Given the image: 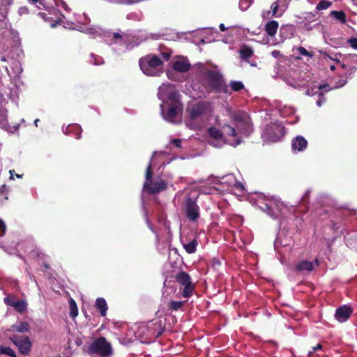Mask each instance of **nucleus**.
Segmentation results:
<instances>
[{"instance_id": "obj_1", "label": "nucleus", "mask_w": 357, "mask_h": 357, "mask_svg": "<svg viewBox=\"0 0 357 357\" xmlns=\"http://www.w3.org/2000/svg\"><path fill=\"white\" fill-rule=\"evenodd\" d=\"M236 129L229 125H225L220 130L215 127H211L208 129V133L211 139L209 143L215 147L222 145L226 142L233 146H236L241 142V137L238 133L247 135L250 128L249 119L245 113H237L234 117Z\"/></svg>"}, {"instance_id": "obj_2", "label": "nucleus", "mask_w": 357, "mask_h": 357, "mask_svg": "<svg viewBox=\"0 0 357 357\" xmlns=\"http://www.w3.org/2000/svg\"><path fill=\"white\" fill-rule=\"evenodd\" d=\"M213 112V108L210 103L198 102L190 109V120L187 123L188 126L192 129H196L202 126Z\"/></svg>"}, {"instance_id": "obj_3", "label": "nucleus", "mask_w": 357, "mask_h": 357, "mask_svg": "<svg viewBox=\"0 0 357 357\" xmlns=\"http://www.w3.org/2000/svg\"><path fill=\"white\" fill-rule=\"evenodd\" d=\"M142 71L148 76H159L162 73L163 61L155 54L147 55L139 60Z\"/></svg>"}, {"instance_id": "obj_4", "label": "nucleus", "mask_w": 357, "mask_h": 357, "mask_svg": "<svg viewBox=\"0 0 357 357\" xmlns=\"http://www.w3.org/2000/svg\"><path fill=\"white\" fill-rule=\"evenodd\" d=\"M198 194L197 191L192 190L185 197L183 202V208L186 217L192 222L197 221L199 218V207L197 204Z\"/></svg>"}, {"instance_id": "obj_5", "label": "nucleus", "mask_w": 357, "mask_h": 357, "mask_svg": "<svg viewBox=\"0 0 357 357\" xmlns=\"http://www.w3.org/2000/svg\"><path fill=\"white\" fill-rule=\"evenodd\" d=\"M144 190L150 194L159 193L167 188V183L161 178L153 180L152 178L151 163L150 162L146 170Z\"/></svg>"}, {"instance_id": "obj_6", "label": "nucleus", "mask_w": 357, "mask_h": 357, "mask_svg": "<svg viewBox=\"0 0 357 357\" xmlns=\"http://www.w3.org/2000/svg\"><path fill=\"white\" fill-rule=\"evenodd\" d=\"M196 66L206 79L210 89H218L220 86L222 76L218 72L208 69L206 63H198Z\"/></svg>"}, {"instance_id": "obj_7", "label": "nucleus", "mask_w": 357, "mask_h": 357, "mask_svg": "<svg viewBox=\"0 0 357 357\" xmlns=\"http://www.w3.org/2000/svg\"><path fill=\"white\" fill-rule=\"evenodd\" d=\"M170 102L166 112L165 110V104L160 105L161 113L166 121L176 123L179 121L178 113L181 111L182 108L178 99Z\"/></svg>"}, {"instance_id": "obj_8", "label": "nucleus", "mask_w": 357, "mask_h": 357, "mask_svg": "<svg viewBox=\"0 0 357 357\" xmlns=\"http://www.w3.org/2000/svg\"><path fill=\"white\" fill-rule=\"evenodd\" d=\"M89 352L93 355L107 357L112 354V347L104 337H100L91 344Z\"/></svg>"}, {"instance_id": "obj_9", "label": "nucleus", "mask_w": 357, "mask_h": 357, "mask_svg": "<svg viewBox=\"0 0 357 357\" xmlns=\"http://www.w3.org/2000/svg\"><path fill=\"white\" fill-rule=\"evenodd\" d=\"M284 135V128L280 123H271L264 130L262 136L266 140L277 142Z\"/></svg>"}, {"instance_id": "obj_10", "label": "nucleus", "mask_w": 357, "mask_h": 357, "mask_svg": "<svg viewBox=\"0 0 357 357\" xmlns=\"http://www.w3.org/2000/svg\"><path fill=\"white\" fill-rule=\"evenodd\" d=\"M158 98L162 101V104H168V101L178 99V93L174 86L169 84H162L158 89Z\"/></svg>"}, {"instance_id": "obj_11", "label": "nucleus", "mask_w": 357, "mask_h": 357, "mask_svg": "<svg viewBox=\"0 0 357 357\" xmlns=\"http://www.w3.org/2000/svg\"><path fill=\"white\" fill-rule=\"evenodd\" d=\"M259 207L274 219L278 218L285 208L284 204L277 199H270L264 204V206H260Z\"/></svg>"}, {"instance_id": "obj_12", "label": "nucleus", "mask_w": 357, "mask_h": 357, "mask_svg": "<svg viewBox=\"0 0 357 357\" xmlns=\"http://www.w3.org/2000/svg\"><path fill=\"white\" fill-rule=\"evenodd\" d=\"M10 339L17 347L21 354L27 355L30 352L31 342L28 337L13 335Z\"/></svg>"}, {"instance_id": "obj_13", "label": "nucleus", "mask_w": 357, "mask_h": 357, "mask_svg": "<svg viewBox=\"0 0 357 357\" xmlns=\"http://www.w3.org/2000/svg\"><path fill=\"white\" fill-rule=\"evenodd\" d=\"M177 282L184 287L183 296L188 298L192 294L193 286L191 282L190 277L185 272L179 273L176 276Z\"/></svg>"}, {"instance_id": "obj_14", "label": "nucleus", "mask_w": 357, "mask_h": 357, "mask_svg": "<svg viewBox=\"0 0 357 357\" xmlns=\"http://www.w3.org/2000/svg\"><path fill=\"white\" fill-rule=\"evenodd\" d=\"M4 303L15 308L20 313L24 312L27 309V303L24 300H17L15 296L8 295L4 298Z\"/></svg>"}, {"instance_id": "obj_15", "label": "nucleus", "mask_w": 357, "mask_h": 357, "mask_svg": "<svg viewBox=\"0 0 357 357\" xmlns=\"http://www.w3.org/2000/svg\"><path fill=\"white\" fill-rule=\"evenodd\" d=\"M352 313V309L348 305H342L338 307L335 314V319L340 322L346 321Z\"/></svg>"}, {"instance_id": "obj_16", "label": "nucleus", "mask_w": 357, "mask_h": 357, "mask_svg": "<svg viewBox=\"0 0 357 357\" xmlns=\"http://www.w3.org/2000/svg\"><path fill=\"white\" fill-rule=\"evenodd\" d=\"M190 64L188 60L184 57H178L173 63V68L176 71L184 73L190 69Z\"/></svg>"}, {"instance_id": "obj_17", "label": "nucleus", "mask_w": 357, "mask_h": 357, "mask_svg": "<svg viewBox=\"0 0 357 357\" xmlns=\"http://www.w3.org/2000/svg\"><path fill=\"white\" fill-rule=\"evenodd\" d=\"M319 266V261L315 259L314 261H301L296 265V270L300 272H310L314 270L316 266Z\"/></svg>"}, {"instance_id": "obj_18", "label": "nucleus", "mask_w": 357, "mask_h": 357, "mask_svg": "<svg viewBox=\"0 0 357 357\" xmlns=\"http://www.w3.org/2000/svg\"><path fill=\"white\" fill-rule=\"evenodd\" d=\"M11 71L9 70L8 67H6V72L9 77H19L23 71L21 63L17 60L11 59Z\"/></svg>"}, {"instance_id": "obj_19", "label": "nucleus", "mask_w": 357, "mask_h": 357, "mask_svg": "<svg viewBox=\"0 0 357 357\" xmlns=\"http://www.w3.org/2000/svg\"><path fill=\"white\" fill-rule=\"evenodd\" d=\"M307 146V142L302 136H297L292 140L291 146L294 151H303Z\"/></svg>"}, {"instance_id": "obj_20", "label": "nucleus", "mask_w": 357, "mask_h": 357, "mask_svg": "<svg viewBox=\"0 0 357 357\" xmlns=\"http://www.w3.org/2000/svg\"><path fill=\"white\" fill-rule=\"evenodd\" d=\"M38 15L43 18L45 21L50 22V26L54 27L57 23L60 21L59 15H55V19L50 16V13L45 12H41L38 13Z\"/></svg>"}, {"instance_id": "obj_21", "label": "nucleus", "mask_w": 357, "mask_h": 357, "mask_svg": "<svg viewBox=\"0 0 357 357\" xmlns=\"http://www.w3.org/2000/svg\"><path fill=\"white\" fill-rule=\"evenodd\" d=\"M96 307L100 311L101 316L105 317L108 309L106 301L102 298H98L96 301Z\"/></svg>"}, {"instance_id": "obj_22", "label": "nucleus", "mask_w": 357, "mask_h": 357, "mask_svg": "<svg viewBox=\"0 0 357 357\" xmlns=\"http://www.w3.org/2000/svg\"><path fill=\"white\" fill-rule=\"evenodd\" d=\"M224 181L222 183H228L229 185H234L236 189L243 190V186L240 183L236 181L234 176L232 174L228 175L222 178Z\"/></svg>"}, {"instance_id": "obj_23", "label": "nucleus", "mask_w": 357, "mask_h": 357, "mask_svg": "<svg viewBox=\"0 0 357 357\" xmlns=\"http://www.w3.org/2000/svg\"><path fill=\"white\" fill-rule=\"evenodd\" d=\"M278 28V23L276 21H270L266 25V31L269 36H273L276 33Z\"/></svg>"}, {"instance_id": "obj_24", "label": "nucleus", "mask_w": 357, "mask_h": 357, "mask_svg": "<svg viewBox=\"0 0 357 357\" xmlns=\"http://www.w3.org/2000/svg\"><path fill=\"white\" fill-rule=\"evenodd\" d=\"M239 53L242 59H247L252 56L253 50L249 47L243 46L241 47Z\"/></svg>"}, {"instance_id": "obj_25", "label": "nucleus", "mask_w": 357, "mask_h": 357, "mask_svg": "<svg viewBox=\"0 0 357 357\" xmlns=\"http://www.w3.org/2000/svg\"><path fill=\"white\" fill-rule=\"evenodd\" d=\"M197 243L196 240H192L187 243H183V247L188 253L192 254L196 251Z\"/></svg>"}, {"instance_id": "obj_26", "label": "nucleus", "mask_w": 357, "mask_h": 357, "mask_svg": "<svg viewBox=\"0 0 357 357\" xmlns=\"http://www.w3.org/2000/svg\"><path fill=\"white\" fill-rule=\"evenodd\" d=\"M29 324L26 322H20L18 324H15L13 326V331L24 333L29 331Z\"/></svg>"}, {"instance_id": "obj_27", "label": "nucleus", "mask_w": 357, "mask_h": 357, "mask_svg": "<svg viewBox=\"0 0 357 357\" xmlns=\"http://www.w3.org/2000/svg\"><path fill=\"white\" fill-rule=\"evenodd\" d=\"M331 15L342 24L346 23V15L343 11H331Z\"/></svg>"}, {"instance_id": "obj_28", "label": "nucleus", "mask_w": 357, "mask_h": 357, "mask_svg": "<svg viewBox=\"0 0 357 357\" xmlns=\"http://www.w3.org/2000/svg\"><path fill=\"white\" fill-rule=\"evenodd\" d=\"M272 15L279 17L282 15L284 10H281V8L278 6V2H273L271 5Z\"/></svg>"}, {"instance_id": "obj_29", "label": "nucleus", "mask_w": 357, "mask_h": 357, "mask_svg": "<svg viewBox=\"0 0 357 357\" xmlns=\"http://www.w3.org/2000/svg\"><path fill=\"white\" fill-rule=\"evenodd\" d=\"M326 89V91H328V90H331V88H329V86L328 85H319L317 87V89L316 91H314V89L310 90L308 89L307 91H306V94L308 95V96H314L317 93H319V95H321V93H319V91L321 90V89Z\"/></svg>"}, {"instance_id": "obj_30", "label": "nucleus", "mask_w": 357, "mask_h": 357, "mask_svg": "<svg viewBox=\"0 0 357 357\" xmlns=\"http://www.w3.org/2000/svg\"><path fill=\"white\" fill-rule=\"evenodd\" d=\"M230 86L234 91H238L243 89L244 85L241 82L232 81L230 82Z\"/></svg>"}, {"instance_id": "obj_31", "label": "nucleus", "mask_w": 357, "mask_h": 357, "mask_svg": "<svg viewBox=\"0 0 357 357\" xmlns=\"http://www.w3.org/2000/svg\"><path fill=\"white\" fill-rule=\"evenodd\" d=\"M0 354H6L11 357H16L15 351L10 347H0Z\"/></svg>"}, {"instance_id": "obj_32", "label": "nucleus", "mask_w": 357, "mask_h": 357, "mask_svg": "<svg viewBox=\"0 0 357 357\" xmlns=\"http://www.w3.org/2000/svg\"><path fill=\"white\" fill-rule=\"evenodd\" d=\"M331 6V2L328 0L321 1L317 6L316 8L319 10H324L329 8Z\"/></svg>"}, {"instance_id": "obj_33", "label": "nucleus", "mask_w": 357, "mask_h": 357, "mask_svg": "<svg viewBox=\"0 0 357 357\" xmlns=\"http://www.w3.org/2000/svg\"><path fill=\"white\" fill-rule=\"evenodd\" d=\"M252 0H240L239 8L242 10H246L252 4Z\"/></svg>"}, {"instance_id": "obj_34", "label": "nucleus", "mask_w": 357, "mask_h": 357, "mask_svg": "<svg viewBox=\"0 0 357 357\" xmlns=\"http://www.w3.org/2000/svg\"><path fill=\"white\" fill-rule=\"evenodd\" d=\"M70 315L72 317H75L77 315L78 311L76 303L74 300L71 299L70 301Z\"/></svg>"}, {"instance_id": "obj_35", "label": "nucleus", "mask_w": 357, "mask_h": 357, "mask_svg": "<svg viewBox=\"0 0 357 357\" xmlns=\"http://www.w3.org/2000/svg\"><path fill=\"white\" fill-rule=\"evenodd\" d=\"M85 33L92 38H96L97 36L100 34L99 30L95 28H87L85 30Z\"/></svg>"}, {"instance_id": "obj_36", "label": "nucleus", "mask_w": 357, "mask_h": 357, "mask_svg": "<svg viewBox=\"0 0 357 357\" xmlns=\"http://www.w3.org/2000/svg\"><path fill=\"white\" fill-rule=\"evenodd\" d=\"M109 2L116 4H134L136 1L135 0H107Z\"/></svg>"}, {"instance_id": "obj_37", "label": "nucleus", "mask_w": 357, "mask_h": 357, "mask_svg": "<svg viewBox=\"0 0 357 357\" xmlns=\"http://www.w3.org/2000/svg\"><path fill=\"white\" fill-rule=\"evenodd\" d=\"M183 303L182 301H171L169 303V307L172 310H177L183 305Z\"/></svg>"}, {"instance_id": "obj_38", "label": "nucleus", "mask_w": 357, "mask_h": 357, "mask_svg": "<svg viewBox=\"0 0 357 357\" xmlns=\"http://www.w3.org/2000/svg\"><path fill=\"white\" fill-rule=\"evenodd\" d=\"M0 126L4 130H8V121L4 114H0Z\"/></svg>"}, {"instance_id": "obj_39", "label": "nucleus", "mask_w": 357, "mask_h": 357, "mask_svg": "<svg viewBox=\"0 0 357 357\" xmlns=\"http://www.w3.org/2000/svg\"><path fill=\"white\" fill-rule=\"evenodd\" d=\"M294 110L292 107L287 106H284V108L280 110V113L283 116L289 115L294 113Z\"/></svg>"}, {"instance_id": "obj_40", "label": "nucleus", "mask_w": 357, "mask_h": 357, "mask_svg": "<svg viewBox=\"0 0 357 357\" xmlns=\"http://www.w3.org/2000/svg\"><path fill=\"white\" fill-rule=\"evenodd\" d=\"M298 52L300 54L303 55V56H309V57H312V54L309 52L305 48H304L303 47H299L298 48Z\"/></svg>"}, {"instance_id": "obj_41", "label": "nucleus", "mask_w": 357, "mask_h": 357, "mask_svg": "<svg viewBox=\"0 0 357 357\" xmlns=\"http://www.w3.org/2000/svg\"><path fill=\"white\" fill-rule=\"evenodd\" d=\"M109 37H112L116 43H120L122 40V36L119 33H109Z\"/></svg>"}, {"instance_id": "obj_42", "label": "nucleus", "mask_w": 357, "mask_h": 357, "mask_svg": "<svg viewBox=\"0 0 357 357\" xmlns=\"http://www.w3.org/2000/svg\"><path fill=\"white\" fill-rule=\"evenodd\" d=\"M6 231V225L5 222L1 219H0V237L5 234Z\"/></svg>"}, {"instance_id": "obj_43", "label": "nucleus", "mask_w": 357, "mask_h": 357, "mask_svg": "<svg viewBox=\"0 0 357 357\" xmlns=\"http://www.w3.org/2000/svg\"><path fill=\"white\" fill-rule=\"evenodd\" d=\"M275 2H278V6L281 8V10H285L288 4L287 0H277Z\"/></svg>"}, {"instance_id": "obj_44", "label": "nucleus", "mask_w": 357, "mask_h": 357, "mask_svg": "<svg viewBox=\"0 0 357 357\" xmlns=\"http://www.w3.org/2000/svg\"><path fill=\"white\" fill-rule=\"evenodd\" d=\"M356 70V68L354 66H351L346 72V75L349 77L351 76Z\"/></svg>"}, {"instance_id": "obj_45", "label": "nucleus", "mask_w": 357, "mask_h": 357, "mask_svg": "<svg viewBox=\"0 0 357 357\" xmlns=\"http://www.w3.org/2000/svg\"><path fill=\"white\" fill-rule=\"evenodd\" d=\"M73 129L75 130L76 131L80 130V128L77 125L69 126L68 127L66 128L68 132H71Z\"/></svg>"}, {"instance_id": "obj_46", "label": "nucleus", "mask_w": 357, "mask_h": 357, "mask_svg": "<svg viewBox=\"0 0 357 357\" xmlns=\"http://www.w3.org/2000/svg\"><path fill=\"white\" fill-rule=\"evenodd\" d=\"M321 349H322V346L320 344H318L317 346L312 347V351H310L309 352L308 355L311 356L313 354V352H314L315 351Z\"/></svg>"}, {"instance_id": "obj_47", "label": "nucleus", "mask_w": 357, "mask_h": 357, "mask_svg": "<svg viewBox=\"0 0 357 357\" xmlns=\"http://www.w3.org/2000/svg\"><path fill=\"white\" fill-rule=\"evenodd\" d=\"M350 44H351V46L357 50V38H352L350 40Z\"/></svg>"}, {"instance_id": "obj_48", "label": "nucleus", "mask_w": 357, "mask_h": 357, "mask_svg": "<svg viewBox=\"0 0 357 357\" xmlns=\"http://www.w3.org/2000/svg\"><path fill=\"white\" fill-rule=\"evenodd\" d=\"M347 84V79H340L339 81V84L335 86V88H339V87H342L343 86H344L345 84Z\"/></svg>"}, {"instance_id": "obj_49", "label": "nucleus", "mask_w": 357, "mask_h": 357, "mask_svg": "<svg viewBox=\"0 0 357 357\" xmlns=\"http://www.w3.org/2000/svg\"><path fill=\"white\" fill-rule=\"evenodd\" d=\"M271 55L275 58H278L281 56V54H280V51H278V50H273L271 52Z\"/></svg>"}, {"instance_id": "obj_50", "label": "nucleus", "mask_w": 357, "mask_h": 357, "mask_svg": "<svg viewBox=\"0 0 357 357\" xmlns=\"http://www.w3.org/2000/svg\"><path fill=\"white\" fill-rule=\"evenodd\" d=\"M5 102H6V99L3 96V95L1 93H0V107H3Z\"/></svg>"}, {"instance_id": "obj_51", "label": "nucleus", "mask_w": 357, "mask_h": 357, "mask_svg": "<svg viewBox=\"0 0 357 357\" xmlns=\"http://www.w3.org/2000/svg\"><path fill=\"white\" fill-rule=\"evenodd\" d=\"M172 143L177 147L181 146V141L179 139H175L172 141Z\"/></svg>"}, {"instance_id": "obj_52", "label": "nucleus", "mask_w": 357, "mask_h": 357, "mask_svg": "<svg viewBox=\"0 0 357 357\" xmlns=\"http://www.w3.org/2000/svg\"><path fill=\"white\" fill-rule=\"evenodd\" d=\"M161 56H162V59L165 61H167L170 57L169 54H168L167 52L162 53Z\"/></svg>"}, {"instance_id": "obj_53", "label": "nucleus", "mask_w": 357, "mask_h": 357, "mask_svg": "<svg viewBox=\"0 0 357 357\" xmlns=\"http://www.w3.org/2000/svg\"><path fill=\"white\" fill-rule=\"evenodd\" d=\"M102 63V61L101 59H95V61H93V63L95 65H100Z\"/></svg>"}, {"instance_id": "obj_54", "label": "nucleus", "mask_w": 357, "mask_h": 357, "mask_svg": "<svg viewBox=\"0 0 357 357\" xmlns=\"http://www.w3.org/2000/svg\"><path fill=\"white\" fill-rule=\"evenodd\" d=\"M220 29L222 31H225L227 29V28L225 26L224 24H220Z\"/></svg>"}, {"instance_id": "obj_55", "label": "nucleus", "mask_w": 357, "mask_h": 357, "mask_svg": "<svg viewBox=\"0 0 357 357\" xmlns=\"http://www.w3.org/2000/svg\"><path fill=\"white\" fill-rule=\"evenodd\" d=\"M13 173H14V170H10V179H14V178H13L14 174Z\"/></svg>"}, {"instance_id": "obj_56", "label": "nucleus", "mask_w": 357, "mask_h": 357, "mask_svg": "<svg viewBox=\"0 0 357 357\" xmlns=\"http://www.w3.org/2000/svg\"><path fill=\"white\" fill-rule=\"evenodd\" d=\"M314 15L312 13H308L307 14V18L311 19L312 17H314Z\"/></svg>"}, {"instance_id": "obj_57", "label": "nucleus", "mask_w": 357, "mask_h": 357, "mask_svg": "<svg viewBox=\"0 0 357 357\" xmlns=\"http://www.w3.org/2000/svg\"><path fill=\"white\" fill-rule=\"evenodd\" d=\"M321 103H322V102H321V100H317V105L319 107H321Z\"/></svg>"}, {"instance_id": "obj_58", "label": "nucleus", "mask_w": 357, "mask_h": 357, "mask_svg": "<svg viewBox=\"0 0 357 357\" xmlns=\"http://www.w3.org/2000/svg\"><path fill=\"white\" fill-rule=\"evenodd\" d=\"M38 122H39V119H36V120L34 121V124H35V126H36V127L38 126Z\"/></svg>"}, {"instance_id": "obj_59", "label": "nucleus", "mask_w": 357, "mask_h": 357, "mask_svg": "<svg viewBox=\"0 0 357 357\" xmlns=\"http://www.w3.org/2000/svg\"><path fill=\"white\" fill-rule=\"evenodd\" d=\"M330 68H331V70H335V66L331 65V66H330Z\"/></svg>"}, {"instance_id": "obj_60", "label": "nucleus", "mask_w": 357, "mask_h": 357, "mask_svg": "<svg viewBox=\"0 0 357 357\" xmlns=\"http://www.w3.org/2000/svg\"><path fill=\"white\" fill-rule=\"evenodd\" d=\"M62 4H63V7L66 9V8H67L66 4L65 3H62Z\"/></svg>"}, {"instance_id": "obj_61", "label": "nucleus", "mask_w": 357, "mask_h": 357, "mask_svg": "<svg viewBox=\"0 0 357 357\" xmlns=\"http://www.w3.org/2000/svg\"><path fill=\"white\" fill-rule=\"evenodd\" d=\"M16 176H17V178H20V177H21V176H20V175H19V174H16Z\"/></svg>"}, {"instance_id": "obj_62", "label": "nucleus", "mask_w": 357, "mask_h": 357, "mask_svg": "<svg viewBox=\"0 0 357 357\" xmlns=\"http://www.w3.org/2000/svg\"><path fill=\"white\" fill-rule=\"evenodd\" d=\"M356 57V56H352L351 59L354 60Z\"/></svg>"}, {"instance_id": "obj_63", "label": "nucleus", "mask_w": 357, "mask_h": 357, "mask_svg": "<svg viewBox=\"0 0 357 357\" xmlns=\"http://www.w3.org/2000/svg\"><path fill=\"white\" fill-rule=\"evenodd\" d=\"M342 68H345L346 66H345V65L342 64Z\"/></svg>"}, {"instance_id": "obj_64", "label": "nucleus", "mask_w": 357, "mask_h": 357, "mask_svg": "<svg viewBox=\"0 0 357 357\" xmlns=\"http://www.w3.org/2000/svg\"><path fill=\"white\" fill-rule=\"evenodd\" d=\"M6 3H9L10 2V0H6Z\"/></svg>"}]
</instances>
